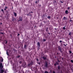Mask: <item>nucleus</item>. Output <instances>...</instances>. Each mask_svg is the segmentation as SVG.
<instances>
[{
    "label": "nucleus",
    "instance_id": "obj_36",
    "mask_svg": "<svg viewBox=\"0 0 73 73\" xmlns=\"http://www.w3.org/2000/svg\"><path fill=\"white\" fill-rule=\"evenodd\" d=\"M19 63H20V64H21V61H20L19 62Z\"/></svg>",
    "mask_w": 73,
    "mask_h": 73
},
{
    "label": "nucleus",
    "instance_id": "obj_4",
    "mask_svg": "<svg viewBox=\"0 0 73 73\" xmlns=\"http://www.w3.org/2000/svg\"><path fill=\"white\" fill-rule=\"evenodd\" d=\"M15 19L14 18H13L12 19V21H13V22H15Z\"/></svg>",
    "mask_w": 73,
    "mask_h": 73
},
{
    "label": "nucleus",
    "instance_id": "obj_25",
    "mask_svg": "<svg viewBox=\"0 0 73 73\" xmlns=\"http://www.w3.org/2000/svg\"><path fill=\"white\" fill-rule=\"evenodd\" d=\"M71 62H72V63H73V60H71Z\"/></svg>",
    "mask_w": 73,
    "mask_h": 73
},
{
    "label": "nucleus",
    "instance_id": "obj_37",
    "mask_svg": "<svg viewBox=\"0 0 73 73\" xmlns=\"http://www.w3.org/2000/svg\"><path fill=\"white\" fill-rule=\"evenodd\" d=\"M54 65L55 66H56V63H55L54 64Z\"/></svg>",
    "mask_w": 73,
    "mask_h": 73
},
{
    "label": "nucleus",
    "instance_id": "obj_34",
    "mask_svg": "<svg viewBox=\"0 0 73 73\" xmlns=\"http://www.w3.org/2000/svg\"><path fill=\"white\" fill-rule=\"evenodd\" d=\"M68 9H70V7H68Z\"/></svg>",
    "mask_w": 73,
    "mask_h": 73
},
{
    "label": "nucleus",
    "instance_id": "obj_1",
    "mask_svg": "<svg viewBox=\"0 0 73 73\" xmlns=\"http://www.w3.org/2000/svg\"><path fill=\"white\" fill-rule=\"evenodd\" d=\"M3 65L2 63H0V69H1V72L2 73L4 72V70H5V69H3Z\"/></svg>",
    "mask_w": 73,
    "mask_h": 73
},
{
    "label": "nucleus",
    "instance_id": "obj_16",
    "mask_svg": "<svg viewBox=\"0 0 73 73\" xmlns=\"http://www.w3.org/2000/svg\"><path fill=\"white\" fill-rule=\"evenodd\" d=\"M43 58L44 60H45V59H46V57H45L44 56L43 57Z\"/></svg>",
    "mask_w": 73,
    "mask_h": 73
},
{
    "label": "nucleus",
    "instance_id": "obj_7",
    "mask_svg": "<svg viewBox=\"0 0 73 73\" xmlns=\"http://www.w3.org/2000/svg\"><path fill=\"white\" fill-rule=\"evenodd\" d=\"M63 20H67V18L65 17H63Z\"/></svg>",
    "mask_w": 73,
    "mask_h": 73
},
{
    "label": "nucleus",
    "instance_id": "obj_23",
    "mask_svg": "<svg viewBox=\"0 0 73 73\" xmlns=\"http://www.w3.org/2000/svg\"><path fill=\"white\" fill-rule=\"evenodd\" d=\"M20 57V56L19 55L18 56H17V58H19V57Z\"/></svg>",
    "mask_w": 73,
    "mask_h": 73
},
{
    "label": "nucleus",
    "instance_id": "obj_35",
    "mask_svg": "<svg viewBox=\"0 0 73 73\" xmlns=\"http://www.w3.org/2000/svg\"><path fill=\"white\" fill-rule=\"evenodd\" d=\"M1 11H2V12H4V11L3 10V9H2Z\"/></svg>",
    "mask_w": 73,
    "mask_h": 73
},
{
    "label": "nucleus",
    "instance_id": "obj_33",
    "mask_svg": "<svg viewBox=\"0 0 73 73\" xmlns=\"http://www.w3.org/2000/svg\"><path fill=\"white\" fill-rule=\"evenodd\" d=\"M43 41H46V39H43Z\"/></svg>",
    "mask_w": 73,
    "mask_h": 73
},
{
    "label": "nucleus",
    "instance_id": "obj_32",
    "mask_svg": "<svg viewBox=\"0 0 73 73\" xmlns=\"http://www.w3.org/2000/svg\"><path fill=\"white\" fill-rule=\"evenodd\" d=\"M60 43H61V42H62V41L60 40Z\"/></svg>",
    "mask_w": 73,
    "mask_h": 73
},
{
    "label": "nucleus",
    "instance_id": "obj_41",
    "mask_svg": "<svg viewBox=\"0 0 73 73\" xmlns=\"http://www.w3.org/2000/svg\"><path fill=\"white\" fill-rule=\"evenodd\" d=\"M31 13H33V12H31Z\"/></svg>",
    "mask_w": 73,
    "mask_h": 73
},
{
    "label": "nucleus",
    "instance_id": "obj_24",
    "mask_svg": "<svg viewBox=\"0 0 73 73\" xmlns=\"http://www.w3.org/2000/svg\"><path fill=\"white\" fill-rule=\"evenodd\" d=\"M44 73H48V72L46 71L44 72Z\"/></svg>",
    "mask_w": 73,
    "mask_h": 73
},
{
    "label": "nucleus",
    "instance_id": "obj_17",
    "mask_svg": "<svg viewBox=\"0 0 73 73\" xmlns=\"http://www.w3.org/2000/svg\"><path fill=\"white\" fill-rule=\"evenodd\" d=\"M56 65H58V62H56Z\"/></svg>",
    "mask_w": 73,
    "mask_h": 73
},
{
    "label": "nucleus",
    "instance_id": "obj_22",
    "mask_svg": "<svg viewBox=\"0 0 73 73\" xmlns=\"http://www.w3.org/2000/svg\"><path fill=\"white\" fill-rule=\"evenodd\" d=\"M36 4H38V1H36Z\"/></svg>",
    "mask_w": 73,
    "mask_h": 73
},
{
    "label": "nucleus",
    "instance_id": "obj_30",
    "mask_svg": "<svg viewBox=\"0 0 73 73\" xmlns=\"http://www.w3.org/2000/svg\"><path fill=\"white\" fill-rule=\"evenodd\" d=\"M5 44H7V40H6L5 41Z\"/></svg>",
    "mask_w": 73,
    "mask_h": 73
},
{
    "label": "nucleus",
    "instance_id": "obj_3",
    "mask_svg": "<svg viewBox=\"0 0 73 73\" xmlns=\"http://www.w3.org/2000/svg\"><path fill=\"white\" fill-rule=\"evenodd\" d=\"M32 64H33V62H31V64H28V66H32Z\"/></svg>",
    "mask_w": 73,
    "mask_h": 73
},
{
    "label": "nucleus",
    "instance_id": "obj_12",
    "mask_svg": "<svg viewBox=\"0 0 73 73\" xmlns=\"http://www.w3.org/2000/svg\"><path fill=\"white\" fill-rule=\"evenodd\" d=\"M14 15L15 16H16L17 15V14H16V13H14Z\"/></svg>",
    "mask_w": 73,
    "mask_h": 73
},
{
    "label": "nucleus",
    "instance_id": "obj_42",
    "mask_svg": "<svg viewBox=\"0 0 73 73\" xmlns=\"http://www.w3.org/2000/svg\"><path fill=\"white\" fill-rule=\"evenodd\" d=\"M61 45H62V43H61Z\"/></svg>",
    "mask_w": 73,
    "mask_h": 73
},
{
    "label": "nucleus",
    "instance_id": "obj_39",
    "mask_svg": "<svg viewBox=\"0 0 73 73\" xmlns=\"http://www.w3.org/2000/svg\"><path fill=\"white\" fill-rule=\"evenodd\" d=\"M53 73H55V71H53Z\"/></svg>",
    "mask_w": 73,
    "mask_h": 73
},
{
    "label": "nucleus",
    "instance_id": "obj_15",
    "mask_svg": "<svg viewBox=\"0 0 73 73\" xmlns=\"http://www.w3.org/2000/svg\"><path fill=\"white\" fill-rule=\"evenodd\" d=\"M27 45H25V46H24V48H25L26 49H27V48H27Z\"/></svg>",
    "mask_w": 73,
    "mask_h": 73
},
{
    "label": "nucleus",
    "instance_id": "obj_6",
    "mask_svg": "<svg viewBox=\"0 0 73 73\" xmlns=\"http://www.w3.org/2000/svg\"><path fill=\"white\" fill-rule=\"evenodd\" d=\"M22 17H19V21H22Z\"/></svg>",
    "mask_w": 73,
    "mask_h": 73
},
{
    "label": "nucleus",
    "instance_id": "obj_31",
    "mask_svg": "<svg viewBox=\"0 0 73 73\" xmlns=\"http://www.w3.org/2000/svg\"><path fill=\"white\" fill-rule=\"evenodd\" d=\"M38 64H39V65L40 64V62H38Z\"/></svg>",
    "mask_w": 73,
    "mask_h": 73
},
{
    "label": "nucleus",
    "instance_id": "obj_38",
    "mask_svg": "<svg viewBox=\"0 0 73 73\" xmlns=\"http://www.w3.org/2000/svg\"><path fill=\"white\" fill-rule=\"evenodd\" d=\"M36 61H38V59H36Z\"/></svg>",
    "mask_w": 73,
    "mask_h": 73
},
{
    "label": "nucleus",
    "instance_id": "obj_5",
    "mask_svg": "<svg viewBox=\"0 0 73 73\" xmlns=\"http://www.w3.org/2000/svg\"><path fill=\"white\" fill-rule=\"evenodd\" d=\"M13 69H15V72H17L16 69H15L16 67H14V65H13Z\"/></svg>",
    "mask_w": 73,
    "mask_h": 73
},
{
    "label": "nucleus",
    "instance_id": "obj_45",
    "mask_svg": "<svg viewBox=\"0 0 73 73\" xmlns=\"http://www.w3.org/2000/svg\"><path fill=\"white\" fill-rule=\"evenodd\" d=\"M61 3H62V2Z\"/></svg>",
    "mask_w": 73,
    "mask_h": 73
},
{
    "label": "nucleus",
    "instance_id": "obj_40",
    "mask_svg": "<svg viewBox=\"0 0 73 73\" xmlns=\"http://www.w3.org/2000/svg\"><path fill=\"white\" fill-rule=\"evenodd\" d=\"M19 35H20V34H18V35H17L18 36H19Z\"/></svg>",
    "mask_w": 73,
    "mask_h": 73
},
{
    "label": "nucleus",
    "instance_id": "obj_11",
    "mask_svg": "<svg viewBox=\"0 0 73 73\" xmlns=\"http://www.w3.org/2000/svg\"><path fill=\"white\" fill-rule=\"evenodd\" d=\"M40 46H38L37 47V49H38V50H39V49H40Z\"/></svg>",
    "mask_w": 73,
    "mask_h": 73
},
{
    "label": "nucleus",
    "instance_id": "obj_8",
    "mask_svg": "<svg viewBox=\"0 0 73 73\" xmlns=\"http://www.w3.org/2000/svg\"><path fill=\"white\" fill-rule=\"evenodd\" d=\"M65 12L66 14H68V13H69V12H68V10L66 11Z\"/></svg>",
    "mask_w": 73,
    "mask_h": 73
},
{
    "label": "nucleus",
    "instance_id": "obj_14",
    "mask_svg": "<svg viewBox=\"0 0 73 73\" xmlns=\"http://www.w3.org/2000/svg\"><path fill=\"white\" fill-rule=\"evenodd\" d=\"M7 9V7L6 6L5 7V9H4L5 11H6V9Z\"/></svg>",
    "mask_w": 73,
    "mask_h": 73
},
{
    "label": "nucleus",
    "instance_id": "obj_19",
    "mask_svg": "<svg viewBox=\"0 0 73 73\" xmlns=\"http://www.w3.org/2000/svg\"><path fill=\"white\" fill-rule=\"evenodd\" d=\"M65 27H66V26H65L63 28V29H64V30H65Z\"/></svg>",
    "mask_w": 73,
    "mask_h": 73
},
{
    "label": "nucleus",
    "instance_id": "obj_18",
    "mask_svg": "<svg viewBox=\"0 0 73 73\" xmlns=\"http://www.w3.org/2000/svg\"><path fill=\"white\" fill-rule=\"evenodd\" d=\"M58 69H59V70L60 69V66H58Z\"/></svg>",
    "mask_w": 73,
    "mask_h": 73
},
{
    "label": "nucleus",
    "instance_id": "obj_2",
    "mask_svg": "<svg viewBox=\"0 0 73 73\" xmlns=\"http://www.w3.org/2000/svg\"><path fill=\"white\" fill-rule=\"evenodd\" d=\"M45 67H46V68H47L48 67V62H47L46 61L45 62Z\"/></svg>",
    "mask_w": 73,
    "mask_h": 73
},
{
    "label": "nucleus",
    "instance_id": "obj_44",
    "mask_svg": "<svg viewBox=\"0 0 73 73\" xmlns=\"http://www.w3.org/2000/svg\"><path fill=\"white\" fill-rule=\"evenodd\" d=\"M1 54V52H0V54Z\"/></svg>",
    "mask_w": 73,
    "mask_h": 73
},
{
    "label": "nucleus",
    "instance_id": "obj_28",
    "mask_svg": "<svg viewBox=\"0 0 73 73\" xmlns=\"http://www.w3.org/2000/svg\"><path fill=\"white\" fill-rule=\"evenodd\" d=\"M54 3H56V1H54L53 2Z\"/></svg>",
    "mask_w": 73,
    "mask_h": 73
},
{
    "label": "nucleus",
    "instance_id": "obj_26",
    "mask_svg": "<svg viewBox=\"0 0 73 73\" xmlns=\"http://www.w3.org/2000/svg\"><path fill=\"white\" fill-rule=\"evenodd\" d=\"M7 55H8V56L9 54H8V52L7 51Z\"/></svg>",
    "mask_w": 73,
    "mask_h": 73
},
{
    "label": "nucleus",
    "instance_id": "obj_9",
    "mask_svg": "<svg viewBox=\"0 0 73 73\" xmlns=\"http://www.w3.org/2000/svg\"><path fill=\"white\" fill-rule=\"evenodd\" d=\"M37 45H38L39 46H40V43H39V42L37 43Z\"/></svg>",
    "mask_w": 73,
    "mask_h": 73
},
{
    "label": "nucleus",
    "instance_id": "obj_13",
    "mask_svg": "<svg viewBox=\"0 0 73 73\" xmlns=\"http://www.w3.org/2000/svg\"><path fill=\"white\" fill-rule=\"evenodd\" d=\"M0 34H1L2 36H4V33H3L1 32Z\"/></svg>",
    "mask_w": 73,
    "mask_h": 73
},
{
    "label": "nucleus",
    "instance_id": "obj_21",
    "mask_svg": "<svg viewBox=\"0 0 73 73\" xmlns=\"http://www.w3.org/2000/svg\"><path fill=\"white\" fill-rule=\"evenodd\" d=\"M47 18H48V19H50V16H48L47 17Z\"/></svg>",
    "mask_w": 73,
    "mask_h": 73
},
{
    "label": "nucleus",
    "instance_id": "obj_20",
    "mask_svg": "<svg viewBox=\"0 0 73 73\" xmlns=\"http://www.w3.org/2000/svg\"><path fill=\"white\" fill-rule=\"evenodd\" d=\"M3 58H2L1 60V62H3Z\"/></svg>",
    "mask_w": 73,
    "mask_h": 73
},
{
    "label": "nucleus",
    "instance_id": "obj_27",
    "mask_svg": "<svg viewBox=\"0 0 73 73\" xmlns=\"http://www.w3.org/2000/svg\"><path fill=\"white\" fill-rule=\"evenodd\" d=\"M70 52V54H71V53H72V52H71L70 51H69Z\"/></svg>",
    "mask_w": 73,
    "mask_h": 73
},
{
    "label": "nucleus",
    "instance_id": "obj_10",
    "mask_svg": "<svg viewBox=\"0 0 73 73\" xmlns=\"http://www.w3.org/2000/svg\"><path fill=\"white\" fill-rule=\"evenodd\" d=\"M26 66V64H25L24 65V64H23V67H25V66Z\"/></svg>",
    "mask_w": 73,
    "mask_h": 73
},
{
    "label": "nucleus",
    "instance_id": "obj_29",
    "mask_svg": "<svg viewBox=\"0 0 73 73\" xmlns=\"http://www.w3.org/2000/svg\"><path fill=\"white\" fill-rule=\"evenodd\" d=\"M71 35V33H70L69 34V35Z\"/></svg>",
    "mask_w": 73,
    "mask_h": 73
},
{
    "label": "nucleus",
    "instance_id": "obj_43",
    "mask_svg": "<svg viewBox=\"0 0 73 73\" xmlns=\"http://www.w3.org/2000/svg\"><path fill=\"white\" fill-rule=\"evenodd\" d=\"M64 45H65V44H64Z\"/></svg>",
    "mask_w": 73,
    "mask_h": 73
}]
</instances>
